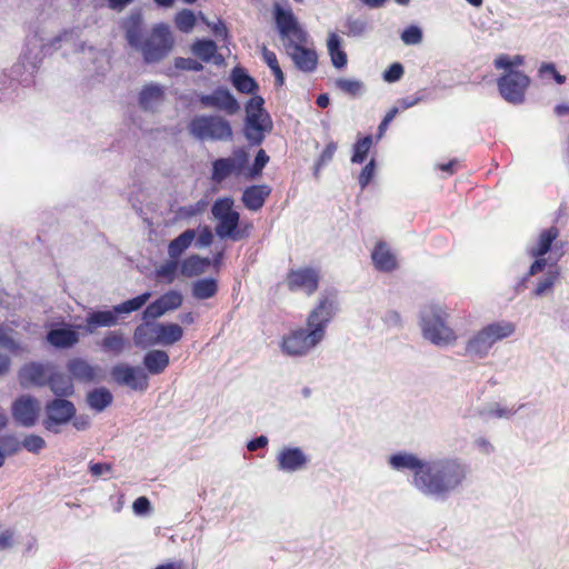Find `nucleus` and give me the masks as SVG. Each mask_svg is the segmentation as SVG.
I'll list each match as a JSON object with an SVG mask.
<instances>
[{"instance_id": "nucleus-1", "label": "nucleus", "mask_w": 569, "mask_h": 569, "mask_svg": "<svg viewBox=\"0 0 569 569\" xmlns=\"http://www.w3.org/2000/svg\"><path fill=\"white\" fill-rule=\"evenodd\" d=\"M337 311L333 296L322 295L307 317V328H299L283 336L281 347L290 356H305L322 341L326 329Z\"/></svg>"}, {"instance_id": "nucleus-2", "label": "nucleus", "mask_w": 569, "mask_h": 569, "mask_svg": "<svg viewBox=\"0 0 569 569\" xmlns=\"http://www.w3.org/2000/svg\"><path fill=\"white\" fill-rule=\"evenodd\" d=\"M274 21L279 34L286 39L284 48L296 67L303 72H312L318 64V54L315 49L308 48V33L300 27L291 9H284L276 3L273 8Z\"/></svg>"}, {"instance_id": "nucleus-3", "label": "nucleus", "mask_w": 569, "mask_h": 569, "mask_svg": "<svg viewBox=\"0 0 569 569\" xmlns=\"http://www.w3.org/2000/svg\"><path fill=\"white\" fill-rule=\"evenodd\" d=\"M467 466L459 459L427 462L426 469L413 475V485L425 495L445 497L466 480Z\"/></svg>"}, {"instance_id": "nucleus-4", "label": "nucleus", "mask_w": 569, "mask_h": 569, "mask_svg": "<svg viewBox=\"0 0 569 569\" xmlns=\"http://www.w3.org/2000/svg\"><path fill=\"white\" fill-rule=\"evenodd\" d=\"M128 43L139 50L146 63H156L164 59L173 48V37L170 28L160 23L142 37L138 27H131L126 32Z\"/></svg>"}, {"instance_id": "nucleus-5", "label": "nucleus", "mask_w": 569, "mask_h": 569, "mask_svg": "<svg viewBox=\"0 0 569 569\" xmlns=\"http://www.w3.org/2000/svg\"><path fill=\"white\" fill-rule=\"evenodd\" d=\"M449 315L437 303H430L421 310V329L423 337L437 346H449L457 341L455 330L448 326Z\"/></svg>"}, {"instance_id": "nucleus-6", "label": "nucleus", "mask_w": 569, "mask_h": 569, "mask_svg": "<svg viewBox=\"0 0 569 569\" xmlns=\"http://www.w3.org/2000/svg\"><path fill=\"white\" fill-rule=\"evenodd\" d=\"M515 330V325L509 321L489 323L468 340L466 353L472 357L483 358L489 353L497 341L510 337Z\"/></svg>"}, {"instance_id": "nucleus-7", "label": "nucleus", "mask_w": 569, "mask_h": 569, "mask_svg": "<svg viewBox=\"0 0 569 569\" xmlns=\"http://www.w3.org/2000/svg\"><path fill=\"white\" fill-rule=\"evenodd\" d=\"M188 128L199 140H227L232 136L229 122L217 116L194 117Z\"/></svg>"}, {"instance_id": "nucleus-8", "label": "nucleus", "mask_w": 569, "mask_h": 569, "mask_svg": "<svg viewBox=\"0 0 569 569\" xmlns=\"http://www.w3.org/2000/svg\"><path fill=\"white\" fill-rule=\"evenodd\" d=\"M321 273L315 267H299L288 270L284 284L291 292H302L310 297L319 289Z\"/></svg>"}, {"instance_id": "nucleus-9", "label": "nucleus", "mask_w": 569, "mask_h": 569, "mask_svg": "<svg viewBox=\"0 0 569 569\" xmlns=\"http://www.w3.org/2000/svg\"><path fill=\"white\" fill-rule=\"evenodd\" d=\"M530 84V78L521 71L503 72L497 80L501 97L513 104L521 103Z\"/></svg>"}, {"instance_id": "nucleus-10", "label": "nucleus", "mask_w": 569, "mask_h": 569, "mask_svg": "<svg viewBox=\"0 0 569 569\" xmlns=\"http://www.w3.org/2000/svg\"><path fill=\"white\" fill-rule=\"evenodd\" d=\"M213 217L219 221L216 232L219 237H231L239 223V213L233 209V200L229 197L218 199L212 208Z\"/></svg>"}, {"instance_id": "nucleus-11", "label": "nucleus", "mask_w": 569, "mask_h": 569, "mask_svg": "<svg viewBox=\"0 0 569 569\" xmlns=\"http://www.w3.org/2000/svg\"><path fill=\"white\" fill-rule=\"evenodd\" d=\"M46 413L44 428L58 432L54 427L68 422L74 416L76 408L71 401L58 398L47 403Z\"/></svg>"}, {"instance_id": "nucleus-12", "label": "nucleus", "mask_w": 569, "mask_h": 569, "mask_svg": "<svg viewBox=\"0 0 569 569\" xmlns=\"http://www.w3.org/2000/svg\"><path fill=\"white\" fill-rule=\"evenodd\" d=\"M248 161L247 153L241 150L233 157L220 158L212 162L211 180L221 183L231 174H239Z\"/></svg>"}, {"instance_id": "nucleus-13", "label": "nucleus", "mask_w": 569, "mask_h": 569, "mask_svg": "<svg viewBox=\"0 0 569 569\" xmlns=\"http://www.w3.org/2000/svg\"><path fill=\"white\" fill-rule=\"evenodd\" d=\"M111 376L117 383L127 386L132 390L142 391L148 388V376L140 368L119 363L112 368Z\"/></svg>"}, {"instance_id": "nucleus-14", "label": "nucleus", "mask_w": 569, "mask_h": 569, "mask_svg": "<svg viewBox=\"0 0 569 569\" xmlns=\"http://www.w3.org/2000/svg\"><path fill=\"white\" fill-rule=\"evenodd\" d=\"M40 412L39 401L31 396H21L12 403V416L23 427L36 425Z\"/></svg>"}, {"instance_id": "nucleus-15", "label": "nucleus", "mask_w": 569, "mask_h": 569, "mask_svg": "<svg viewBox=\"0 0 569 569\" xmlns=\"http://www.w3.org/2000/svg\"><path fill=\"white\" fill-rule=\"evenodd\" d=\"M51 369V365H42L39 362L26 363L18 372L20 386L22 388L46 386Z\"/></svg>"}, {"instance_id": "nucleus-16", "label": "nucleus", "mask_w": 569, "mask_h": 569, "mask_svg": "<svg viewBox=\"0 0 569 569\" xmlns=\"http://www.w3.org/2000/svg\"><path fill=\"white\" fill-rule=\"evenodd\" d=\"M371 260L373 267L385 273L393 272L399 267L397 254L383 240L376 242L371 251Z\"/></svg>"}, {"instance_id": "nucleus-17", "label": "nucleus", "mask_w": 569, "mask_h": 569, "mask_svg": "<svg viewBox=\"0 0 569 569\" xmlns=\"http://www.w3.org/2000/svg\"><path fill=\"white\" fill-rule=\"evenodd\" d=\"M200 103L204 107L222 110L228 114H234L240 109L234 97L223 88H218L210 94L201 96Z\"/></svg>"}, {"instance_id": "nucleus-18", "label": "nucleus", "mask_w": 569, "mask_h": 569, "mask_svg": "<svg viewBox=\"0 0 569 569\" xmlns=\"http://www.w3.org/2000/svg\"><path fill=\"white\" fill-rule=\"evenodd\" d=\"M272 129L273 122L267 110L251 112V147L260 146Z\"/></svg>"}, {"instance_id": "nucleus-19", "label": "nucleus", "mask_w": 569, "mask_h": 569, "mask_svg": "<svg viewBox=\"0 0 569 569\" xmlns=\"http://www.w3.org/2000/svg\"><path fill=\"white\" fill-rule=\"evenodd\" d=\"M67 369L73 379L84 383L94 382L98 380L100 373V368L91 366L81 358L69 360Z\"/></svg>"}, {"instance_id": "nucleus-20", "label": "nucleus", "mask_w": 569, "mask_h": 569, "mask_svg": "<svg viewBox=\"0 0 569 569\" xmlns=\"http://www.w3.org/2000/svg\"><path fill=\"white\" fill-rule=\"evenodd\" d=\"M307 457L300 448H284L278 455V467L284 471H296L307 465Z\"/></svg>"}, {"instance_id": "nucleus-21", "label": "nucleus", "mask_w": 569, "mask_h": 569, "mask_svg": "<svg viewBox=\"0 0 569 569\" xmlns=\"http://www.w3.org/2000/svg\"><path fill=\"white\" fill-rule=\"evenodd\" d=\"M136 346L150 347L160 343L159 323L144 321L133 332Z\"/></svg>"}, {"instance_id": "nucleus-22", "label": "nucleus", "mask_w": 569, "mask_h": 569, "mask_svg": "<svg viewBox=\"0 0 569 569\" xmlns=\"http://www.w3.org/2000/svg\"><path fill=\"white\" fill-rule=\"evenodd\" d=\"M47 341L56 348L67 349L78 343L79 335L69 327L51 329L47 333Z\"/></svg>"}, {"instance_id": "nucleus-23", "label": "nucleus", "mask_w": 569, "mask_h": 569, "mask_svg": "<svg viewBox=\"0 0 569 569\" xmlns=\"http://www.w3.org/2000/svg\"><path fill=\"white\" fill-rule=\"evenodd\" d=\"M389 465L397 470L410 469L415 475L426 469L427 462L421 461L412 453L400 452L389 458Z\"/></svg>"}, {"instance_id": "nucleus-24", "label": "nucleus", "mask_w": 569, "mask_h": 569, "mask_svg": "<svg viewBox=\"0 0 569 569\" xmlns=\"http://www.w3.org/2000/svg\"><path fill=\"white\" fill-rule=\"evenodd\" d=\"M47 385L58 397H68L74 391L71 378L61 372L53 371V368L51 369Z\"/></svg>"}, {"instance_id": "nucleus-25", "label": "nucleus", "mask_w": 569, "mask_h": 569, "mask_svg": "<svg viewBox=\"0 0 569 569\" xmlns=\"http://www.w3.org/2000/svg\"><path fill=\"white\" fill-rule=\"evenodd\" d=\"M559 237V229L555 226L540 232L536 246L529 250L533 258L543 257L551 248L553 241Z\"/></svg>"}, {"instance_id": "nucleus-26", "label": "nucleus", "mask_w": 569, "mask_h": 569, "mask_svg": "<svg viewBox=\"0 0 569 569\" xmlns=\"http://www.w3.org/2000/svg\"><path fill=\"white\" fill-rule=\"evenodd\" d=\"M217 44L213 40H198L192 46L193 53L204 62L213 61L214 63H221L223 58L217 54Z\"/></svg>"}, {"instance_id": "nucleus-27", "label": "nucleus", "mask_w": 569, "mask_h": 569, "mask_svg": "<svg viewBox=\"0 0 569 569\" xmlns=\"http://www.w3.org/2000/svg\"><path fill=\"white\" fill-rule=\"evenodd\" d=\"M209 266L210 260L208 258L191 254L181 261L180 272L182 276L191 278L203 273Z\"/></svg>"}, {"instance_id": "nucleus-28", "label": "nucleus", "mask_w": 569, "mask_h": 569, "mask_svg": "<svg viewBox=\"0 0 569 569\" xmlns=\"http://www.w3.org/2000/svg\"><path fill=\"white\" fill-rule=\"evenodd\" d=\"M196 230L187 229L177 238L171 240L168 244L169 258L179 260L182 253L191 246L192 241L196 239Z\"/></svg>"}, {"instance_id": "nucleus-29", "label": "nucleus", "mask_w": 569, "mask_h": 569, "mask_svg": "<svg viewBox=\"0 0 569 569\" xmlns=\"http://www.w3.org/2000/svg\"><path fill=\"white\" fill-rule=\"evenodd\" d=\"M114 311H93L88 315L87 321V330L89 332H93L98 327H112L118 323V316Z\"/></svg>"}, {"instance_id": "nucleus-30", "label": "nucleus", "mask_w": 569, "mask_h": 569, "mask_svg": "<svg viewBox=\"0 0 569 569\" xmlns=\"http://www.w3.org/2000/svg\"><path fill=\"white\" fill-rule=\"evenodd\" d=\"M143 365L151 375H159L169 366V356L162 350H151L146 353Z\"/></svg>"}, {"instance_id": "nucleus-31", "label": "nucleus", "mask_w": 569, "mask_h": 569, "mask_svg": "<svg viewBox=\"0 0 569 569\" xmlns=\"http://www.w3.org/2000/svg\"><path fill=\"white\" fill-rule=\"evenodd\" d=\"M328 52L333 67L342 69L347 66L348 58L346 51L341 48V40L339 36L331 32L327 40Z\"/></svg>"}, {"instance_id": "nucleus-32", "label": "nucleus", "mask_w": 569, "mask_h": 569, "mask_svg": "<svg viewBox=\"0 0 569 569\" xmlns=\"http://www.w3.org/2000/svg\"><path fill=\"white\" fill-rule=\"evenodd\" d=\"M164 97L163 89L158 84L146 86L139 94V103L146 110L153 109Z\"/></svg>"}, {"instance_id": "nucleus-33", "label": "nucleus", "mask_w": 569, "mask_h": 569, "mask_svg": "<svg viewBox=\"0 0 569 569\" xmlns=\"http://www.w3.org/2000/svg\"><path fill=\"white\" fill-rule=\"evenodd\" d=\"M217 292L218 282L213 278L200 279L192 284V296L199 300L212 298Z\"/></svg>"}, {"instance_id": "nucleus-34", "label": "nucleus", "mask_w": 569, "mask_h": 569, "mask_svg": "<svg viewBox=\"0 0 569 569\" xmlns=\"http://www.w3.org/2000/svg\"><path fill=\"white\" fill-rule=\"evenodd\" d=\"M112 399V395L107 388H97L87 396L89 406L97 411H102L110 406Z\"/></svg>"}, {"instance_id": "nucleus-35", "label": "nucleus", "mask_w": 569, "mask_h": 569, "mask_svg": "<svg viewBox=\"0 0 569 569\" xmlns=\"http://www.w3.org/2000/svg\"><path fill=\"white\" fill-rule=\"evenodd\" d=\"M160 343L173 345L181 340L183 336L182 328L177 323H159Z\"/></svg>"}, {"instance_id": "nucleus-36", "label": "nucleus", "mask_w": 569, "mask_h": 569, "mask_svg": "<svg viewBox=\"0 0 569 569\" xmlns=\"http://www.w3.org/2000/svg\"><path fill=\"white\" fill-rule=\"evenodd\" d=\"M262 58L266 64L270 68L274 76V86L282 87L284 83V74L279 64L278 58L273 51L268 50L266 47L262 49Z\"/></svg>"}, {"instance_id": "nucleus-37", "label": "nucleus", "mask_w": 569, "mask_h": 569, "mask_svg": "<svg viewBox=\"0 0 569 569\" xmlns=\"http://www.w3.org/2000/svg\"><path fill=\"white\" fill-rule=\"evenodd\" d=\"M101 345L104 350L119 355L124 350L127 341L120 331H111L104 336Z\"/></svg>"}, {"instance_id": "nucleus-38", "label": "nucleus", "mask_w": 569, "mask_h": 569, "mask_svg": "<svg viewBox=\"0 0 569 569\" xmlns=\"http://www.w3.org/2000/svg\"><path fill=\"white\" fill-rule=\"evenodd\" d=\"M150 292H144L139 295L132 299H129L118 306H114V311L119 315L121 313H130L132 311H137L141 309L150 298Z\"/></svg>"}, {"instance_id": "nucleus-39", "label": "nucleus", "mask_w": 569, "mask_h": 569, "mask_svg": "<svg viewBox=\"0 0 569 569\" xmlns=\"http://www.w3.org/2000/svg\"><path fill=\"white\" fill-rule=\"evenodd\" d=\"M178 267H180L179 260L169 258L156 270V276L166 283H172L176 279Z\"/></svg>"}, {"instance_id": "nucleus-40", "label": "nucleus", "mask_w": 569, "mask_h": 569, "mask_svg": "<svg viewBox=\"0 0 569 569\" xmlns=\"http://www.w3.org/2000/svg\"><path fill=\"white\" fill-rule=\"evenodd\" d=\"M372 141L373 139L371 136H365L356 141L353 144V154L351 157V161L353 163H362L366 160L372 146Z\"/></svg>"}, {"instance_id": "nucleus-41", "label": "nucleus", "mask_w": 569, "mask_h": 569, "mask_svg": "<svg viewBox=\"0 0 569 569\" xmlns=\"http://www.w3.org/2000/svg\"><path fill=\"white\" fill-rule=\"evenodd\" d=\"M525 62L523 56L516 54L513 57H510L508 54H499L495 61V68L496 69H503L505 72L509 71H517L516 68L519 66H522Z\"/></svg>"}, {"instance_id": "nucleus-42", "label": "nucleus", "mask_w": 569, "mask_h": 569, "mask_svg": "<svg viewBox=\"0 0 569 569\" xmlns=\"http://www.w3.org/2000/svg\"><path fill=\"white\" fill-rule=\"evenodd\" d=\"M338 149V144L335 141H330L326 144L322 152L319 154L318 159L315 162L313 174L316 177L319 176L320 170L326 167L331 160Z\"/></svg>"}, {"instance_id": "nucleus-43", "label": "nucleus", "mask_w": 569, "mask_h": 569, "mask_svg": "<svg viewBox=\"0 0 569 569\" xmlns=\"http://www.w3.org/2000/svg\"><path fill=\"white\" fill-rule=\"evenodd\" d=\"M270 193L271 188L267 184L251 186V211L259 210Z\"/></svg>"}, {"instance_id": "nucleus-44", "label": "nucleus", "mask_w": 569, "mask_h": 569, "mask_svg": "<svg viewBox=\"0 0 569 569\" xmlns=\"http://www.w3.org/2000/svg\"><path fill=\"white\" fill-rule=\"evenodd\" d=\"M174 23L181 32L188 33L196 24V16L191 10L183 9L176 14Z\"/></svg>"}, {"instance_id": "nucleus-45", "label": "nucleus", "mask_w": 569, "mask_h": 569, "mask_svg": "<svg viewBox=\"0 0 569 569\" xmlns=\"http://www.w3.org/2000/svg\"><path fill=\"white\" fill-rule=\"evenodd\" d=\"M336 87L351 97L359 96L363 91V83L356 79L339 78L336 80Z\"/></svg>"}, {"instance_id": "nucleus-46", "label": "nucleus", "mask_w": 569, "mask_h": 569, "mask_svg": "<svg viewBox=\"0 0 569 569\" xmlns=\"http://www.w3.org/2000/svg\"><path fill=\"white\" fill-rule=\"evenodd\" d=\"M11 332L12 329L0 325V348L16 353L21 350V347L20 343L10 336Z\"/></svg>"}, {"instance_id": "nucleus-47", "label": "nucleus", "mask_w": 569, "mask_h": 569, "mask_svg": "<svg viewBox=\"0 0 569 569\" xmlns=\"http://www.w3.org/2000/svg\"><path fill=\"white\" fill-rule=\"evenodd\" d=\"M161 305L163 306V309L167 311L178 309L183 301V297L179 291L170 290L166 293H163L159 298Z\"/></svg>"}, {"instance_id": "nucleus-48", "label": "nucleus", "mask_w": 569, "mask_h": 569, "mask_svg": "<svg viewBox=\"0 0 569 569\" xmlns=\"http://www.w3.org/2000/svg\"><path fill=\"white\" fill-rule=\"evenodd\" d=\"M270 157L263 149H260L251 163V180L261 176L263 168L269 162Z\"/></svg>"}, {"instance_id": "nucleus-49", "label": "nucleus", "mask_w": 569, "mask_h": 569, "mask_svg": "<svg viewBox=\"0 0 569 569\" xmlns=\"http://www.w3.org/2000/svg\"><path fill=\"white\" fill-rule=\"evenodd\" d=\"M22 447L29 452L38 453L46 447V441L38 435H29L22 440Z\"/></svg>"}, {"instance_id": "nucleus-50", "label": "nucleus", "mask_w": 569, "mask_h": 569, "mask_svg": "<svg viewBox=\"0 0 569 569\" xmlns=\"http://www.w3.org/2000/svg\"><path fill=\"white\" fill-rule=\"evenodd\" d=\"M232 82L240 92L249 93V76L242 69H233Z\"/></svg>"}, {"instance_id": "nucleus-51", "label": "nucleus", "mask_w": 569, "mask_h": 569, "mask_svg": "<svg viewBox=\"0 0 569 569\" xmlns=\"http://www.w3.org/2000/svg\"><path fill=\"white\" fill-rule=\"evenodd\" d=\"M558 276L559 273L557 271L548 272L547 276L537 283L535 295L542 296L546 291L550 290L558 279Z\"/></svg>"}, {"instance_id": "nucleus-52", "label": "nucleus", "mask_w": 569, "mask_h": 569, "mask_svg": "<svg viewBox=\"0 0 569 569\" xmlns=\"http://www.w3.org/2000/svg\"><path fill=\"white\" fill-rule=\"evenodd\" d=\"M401 40L406 44H417L422 40V31L416 26H410L403 30Z\"/></svg>"}, {"instance_id": "nucleus-53", "label": "nucleus", "mask_w": 569, "mask_h": 569, "mask_svg": "<svg viewBox=\"0 0 569 569\" xmlns=\"http://www.w3.org/2000/svg\"><path fill=\"white\" fill-rule=\"evenodd\" d=\"M346 28H347L346 33L348 36L359 37L365 32V30L367 28V23H366V21L360 20V19L348 18L346 21Z\"/></svg>"}, {"instance_id": "nucleus-54", "label": "nucleus", "mask_w": 569, "mask_h": 569, "mask_svg": "<svg viewBox=\"0 0 569 569\" xmlns=\"http://www.w3.org/2000/svg\"><path fill=\"white\" fill-rule=\"evenodd\" d=\"M376 171V161L371 159L361 170L359 174V184L362 189H365L369 182L372 180Z\"/></svg>"}, {"instance_id": "nucleus-55", "label": "nucleus", "mask_w": 569, "mask_h": 569, "mask_svg": "<svg viewBox=\"0 0 569 569\" xmlns=\"http://www.w3.org/2000/svg\"><path fill=\"white\" fill-rule=\"evenodd\" d=\"M259 90V86L257 81L251 78V112H258L266 110L263 108L264 99L259 96L257 92Z\"/></svg>"}, {"instance_id": "nucleus-56", "label": "nucleus", "mask_w": 569, "mask_h": 569, "mask_svg": "<svg viewBox=\"0 0 569 569\" xmlns=\"http://www.w3.org/2000/svg\"><path fill=\"white\" fill-rule=\"evenodd\" d=\"M403 67L399 62H395L389 66L387 70L383 72V80L387 82H396L401 79L403 76Z\"/></svg>"}, {"instance_id": "nucleus-57", "label": "nucleus", "mask_w": 569, "mask_h": 569, "mask_svg": "<svg viewBox=\"0 0 569 569\" xmlns=\"http://www.w3.org/2000/svg\"><path fill=\"white\" fill-rule=\"evenodd\" d=\"M539 74L541 77L551 76L558 84L566 82V77L557 71L553 63H542L539 68Z\"/></svg>"}, {"instance_id": "nucleus-58", "label": "nucleus", "mask_w": 569, "mask_h": 569, "mask_svg": "<svg viewBox=\"0 0 569 569\" xmlns=\"http://www.w3.org/2000/svg\"><path fill=\"white\" fill-rule=\"evenodd\" d=\"M163 313H166V310L163 309V306L161 305L159 298L147 306V308L143 311V319H157L161 317Z\"/></svg>"}, {"instance_id": "nucleus-59", "label": "nucleus", "mask_w": 569, "mask_h": 569, "mask_svg": "<svg viewBox=\"0 0 569 569\" xmlns=\"http://www.w3.org/2000/svg\"><path fill=\"white\" fill-rule=\"evenodd\" d=\"M174 68L178 70L200 71L202 69V64L190 58H176Z\"/></svg>"}, {"instance_id": "nucleus-60", "label": "nucleus", "mask_w": 569, "mask_h": 569, "mask_svg": "<svg viewBox=\"0 0 569 569\" xmlns=\"http://www.w3.org/2000/svg\"><path fill=\"white\" fill-rule=\"evenodd\" d=\"M201 20L208 26L211 28V31L212 33L214 34L216 38L218 39H222L224 40L228 36V30H227V27L224 24V22L220 19H218L217 22H214L213 24H210V22L208 21V19L203 16H201Z\"/></svg>"}, {"instance_id": "nucleus-61", "label": "nucleus", "mask_w": 569, "mask_h": 569, "mask_svg": "<svg viewBox=\"0 0 569 569\" xmlns=\"http://www.w3.org/2000/svg\"><path fill=\"white\" fill-rule=\"evenodd\" d=\"M132 508L137 515H144L151 511V503L147 497L142 496L133 501Z\"/></svg>"}, {"instance_id": "nucleus-62", "label": "nucleus", "mask_w": 569, "mask_h": 569, "mask_svg": "<svg viewBox=\"0 0 569 569\" xmlns=\"http://www.w3.org/2000/svg\"><path fill=\"white\" fill-rule=\"evenodd\" d=\"M112 469V466L110 463H104V462H91L89 465V470H90V473L93 476V477H100L101 475H103L104 472H110Z\"/></svg>"}, {"instance_id": "nucleus-63", "label": "nucleus", "mask_w": 569, "mask_h": 569, "mask_svg": "<svg viewBox=\"0 0 569 569\" xmlns=\"http://www.w3.org/2000/svg\"><path fill=\"white\" fill-rule=\"evenodd\" d=\"M212 240H213V234H212L211 229L208 226H204L199 232L198 243L202 247H207V246L211 244Z\"/></svg>"}, {"instance_id": "nucleus-64", "label": "nucleus", "mask_w": 569, "mask_h": 569, "mask_svg": "<svg viewBox=\"0 0 569 569\" xmlns=\"http://www.w3.org/2000/svg\"><path fill=\"white\" fill-rule=\"evenodd\" d=\"M547 264V261L543 257L536 258L532 264L529 268V276H535L538 272L542 271Z\"/></svg>"}]
</instances>
